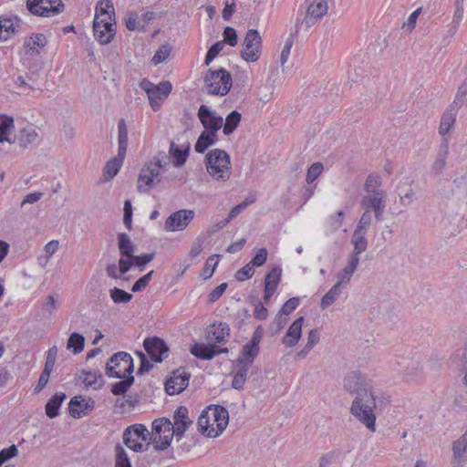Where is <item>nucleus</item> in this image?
Listing matches in <instances>:
<instances>
[{"label":"nucleus","instance_id":"nucleus-15","mask_svg":"<svg viewBox=\"0 0 467 467\" xmlns=\"http://www.w3.org/2000/svg\"><path fill=\"white\" fill-rule=\"evenodd\" d=\"M143 347L151 360L156 363L161 362L168 356V346L158 337L145 338Z\"/></svg>","mask_w":467,"mask_h":467},{"label":"nucleus","instance_id":"nucleus-1","mask_svg":"<svg viewBox=\"0 0 467 467\" xmlns=\"http://www.w3.org/2000/svg\"><path fill=\"white\" fill-rule=\"evenodd\" d=\"M344 389L349 394H356L350 413L362 422L368 430L374 431L376 426V397L368 386L366 377L359 371H351L344 378Z\"/></svg>","mask_w":467,"mask_h":467},{"label":"nucleus","instance_id":"nucleus-18","mask_svg":"<svg viewBox=\"0 0 467 467\" xmlns=\"http://www.w3.org/2000/svg\"><path fill=\"white\" fill-rule=\"evenodd\" d=\"M57 352H58V349H57V346L51 347L47 351L45 367L39 376L36 386L35 387V389H34L35 393L40 392L48 383L50 374L54 369V366H55V363L57 360Z\"/></svg>","mask_w":467,"mask_h":467},{"label":"nucleus","instance_id":"nucleus-50","mask_svg":"<svg viewBox=\"0 0 467 467\" xmlns=\"http://www.w3.org/2000/svg\"><path fill=\"white\" fill-rule=\"evenodd\" d=\"M210 146H213L208 133L203 130L197 139L194 150L198 153H203Z\"/></svg>","mask_w":467,"mask_h":467},{"label":"nucleus","instance_id":"nucleus-56","mask_svg":"<svg viewBox=\"0 0 467 467\" xmlns=\"http://www.w3.org/2000/svg\"><path fill=\"white\" fill-rule=\"evenodd\" d=\"M18 455V449L16 445L13 444L7 448L0 451V467L8 460Z\"/></svg>","mask_w":467,"mask_h":467},{"label":"nucleus","instance_id":"nucleus-61","mask_svg":"<svg viewBox=\"0 0 467 467\" xmlns=\"http://www.w3.org/2000/svg\"><path fill=\"white\" fill-rule=\"evenodd\" d=\"M204 244V238L202 236H198L194 239V241L192 244V247L189 253V256L192 259H194L197 257L202 251Z\"/></svg>","mask_w":467,"mask_h":467},{"label":"nucleus","instance_id":"nucleus-64","mask_svg":"<svg viewBox=\"0 0 467 467\" xmlns=\"http://www.w3.org/2000/svg\"><path fill=\"white\" fill-rule=\"evenodd\" d=\"M458 358H463L464 361L462 363L457 364L459 367H462L465 370V374L463 377L464 384L467 386V349L460 348L453 355V361H455Z\"/></svg>","mask_w":467,"mask_h":467},{"label":"nucleus","instance_id":"nucleus-63","mask_svg":"<svg viewBox=\"0 0 467 467\" xmlns=\"http://www.w3.org/2000/svg\"><path fill=\"white\" fill-rule=\"evenodd\" d=\"M371 220H372L371 213H368V211H364L355 230H359V232L366 233L368 227L371 223Z\"/></svg>","mask_w":467,"mask_h":467},{"label":"nucleus","instance_id":"nucleus-23","mask_svg":"<svg viewBox=\"0 0 467 467\" xmlns=\"http://www.w3.org/2000/svg\"><path fill=\"white\" fill-rule=\"evenodd\" d=\"M453 460L452 465L462 467L467 462V434H462L452 443Z\"/></svg>","mask_w":467,"mask_h":467},{"label":"nucleus","instance_id":"nucleus-2","mask_svg":"<svg viewBox=\"0 0 467 467\" xmlns=\"http://www.w3.org/2000/svg\"><path fill=\"white\" fill-rule=\"evenodd\" d=\"M170 165V157L163 150L158 151L152 159L146 161L138 175L137 191L147 192L161 182V173Z\"/></svg>","mask_w":467,"mask_h":467},{"label":"nucleus","instance_id":"nucleus-7","mask_svg":"<svg viewBox=\"0 0 467 467\" xmlns=\"http://www.w3.org/2000/svg\"><path fill=\"white\" fill-rule=\"evenodd\" d=\"M149 437L150 432L142 424L128 427L122 435L124 444L135 452H142L149 448Z\"/></svg>","mask_w":467,"mask_h":467},{"label":"nucleus","instance_id":"nucleus-49","mask_svg":"<svg viewBox=\"0 0 467 467\" xmlns=\"http://www.w3.org/2000/svg\"><path fill=\"white\" fill-rule=\"evenodd\" d=\"M230 327L228 324L220 322L214 331L213 332L214 336V340L216 343H223L225 342V337L229 336Z\"/></svg>","mask_w":467,"mask_h":467},{"label":"nucleus","instance_id":"nucleus-14","mask_svg":"<svg viewBox=\"0 0 467 467\" xmlns=\"http://www.w3.org/2000/svg\"><path fill=\"white\" fill-rule=\"evenodd\" d=\"M190 378L191 374L187 372L185 368H177L166 380L165 391L169 395L180 394L188 387Z\"/></svg>","mask_w":467,"mask_h":467},{"label":"nucleus","instance_id":"nucleus-16","mask_svg":"<svg viewBox=\"0 0 467 467\" xmlns=\"http://www.w3.org/2000/svg\"><path fill=\"white\" fill-rule=\"evenodd\" d=\"M93 32L100 44L109 43L116 34L115 20H94Z\"/></svg>","mask_w":467,"mask_h":467},{"label":"nucleus","instance_id":"nucleus-38","mask_svg":"<svg viewBox=\"0 0 467 467\" xmlns=\"http://www.w3.org/2000/svg\"><path fill=\"white\" fill-rule=\"evenodd\" d=\"M351 243L354 245V250L350 255H356L359 257V254L367 250L368 241L366 238V233L355 230L351 238Z\"/></svg>","mask_w":467,"mask_h":467},{"label":"nucleus","instance_id":"nucleus-29","mask_svg":"<svg viewBox=\"0 0 467 467\" xmlns=\"http://www.w3.org/2000/svg\"><path fill=\"white\" fill-rule=\"evenodd\" d=\"M94 20H115V8L111 0H99L97 3Z\"/></svg>","mask_w":467,"mask_h":467},{"label":"nucleus","instance_id":"nucleus-17","mask_svg":"<svg viewBox=\"0 0 467 467\" xmlns=\"http://www.w3.org/2000/svg\"><path fill=\"white\" fill-rule=\"evenodd\" d=\"M198 118L204 130H219L223 125V117L217 115L214 110L206 105L200 106Z\"/></svg>","mask_w":467,"mask_h":467},{"label":"nucleus","instance_id":"nucleus-11","mask_svg":"<svg viewBox=\"0 0 467 467\" xmlns=\"http://www.w3.org/2000/svg\"><path fill=\"white\" fill-rule=\"evenodd\" d=\"M360 207L363 211L374 212L375 219L378 222L383 220L386 207V193L384 191L375 192L374 194H366L360 201Z\"/></svg>","mask_w":467,"mask_h":467},{"label":"nucleus","instance_id":"nucleus-33","mask_svg":"<svg viewBox=\"0 0 467 467\" xmlns=\"http://www.w3.org/2000/svg\"><path fill=\"white\" fill-rule=\"evenodd\" d=\"M67 398L64 392H57L46 404V414L48 418L54 419L58 415V410Z\"/></svg>","mask_w":467,"mask_h":467},{"label":"nucleus","instance_id":"nucleus-36","mask_svg":"<svg viewBox=\"0 0 467 467\" xmlns=\"http://www.w3.org/2000/svg\"><path fill=\"white\" fill-rule=\"evenodd\" d=\"M190 351L194 357L203 360H211L215 357L213 345L196 343L191 347Z\"/></svg>","mask_w":467,"mask_h":467},{"label":"nucleus","instance_id":"nucleus-44","mask_svg":"<svg viewBox=\"0 0 467 467\" xmlns=\"http://www.w3.org/2000/svg\"><path fill=\"white\" fill-rule=\"evenodd\" d=\"M115 467H132L130 458L127 451L119 443L116 444L115 449Z\"/></svg>","mask_w":467,"mask_h":467},{"label":"nucleus","instance_id":"nucleus-32","mask_svg":"<svg viewBox=\"0 0 467 467\" xmlns=\"http://www.w3.org/2000/svg\"><path fill=\"white\" fill-rule=\"evenodd\" d=\"M457 112L453 109L447 108L444 113L441 116L439 133L441 135L442 139L445 138V135L450 132L452 127L455 124Z\"/></svg>","mask_w":467,"mask_h":467},{"label":"nucleus","instance_id":"nucleus-31","mask_svg":"<svg viewBox=\"0 0 467 467\" xmlns=\"http://www.w3.org/2000/svg\"><path fill=\"white\" fill-rule=\"evenodd\" d=\"M449 154V141L447 138L441 139V142L439 148V151L436 156V160L431 166V170L440 173L446 165L447 157Z\"/></svg>","mask_w":467,"mask_h":467},{"label":"nucleus","instance_id":"nucleus-8","mask_svg":"<svg viewBox=\"0 0 467 467\" xmlns=\"http://www.w3.org/2000/svg\"><path fill=\"white\" fill-rule=\"evenodd\" d=\"M134 371L132 357L127 352H117L106 365V375L109 378L124 379Z\"/></svg>","mask_w":467,"mask_h":467},{"label":"nucleus","instance_id":"nucleus-25","mask_svg":"<svg viewBox=\"0 0 467 467\" xmlns=\"http://www.w3.org/2000/svg\"><path fill=\"white\" fill-rule=\"evenodd\" d=\"M47 37L43 34H34L25 40L26 54L30 57L40 55L47 46Z\"/></svg>","mask_w":467,"mask_h":467},{"label":"nucleus","instance_id":"nucleus-27","mask_svg":"<svg viewBox=\"0 0 467 467\" xmlns=\"http://www.w3.org/2000/svg\"><path fill=\"white\" fill-rule=\"evenodd\" d=\"M358 264H359V257H358L356 255H350L348 265L340 272L337 273V283H338L341 285H348L350 282L354 273L356 272V270L358 266Z\"/></svg>","mask_w":467,"mask_h":467},{"label":"nucleus","instance_id":"nucleus-54","mask_svg":"<svg viewBox=\"0 0 467 467\" xmlns=\"http://www.w3.org/2000/svg\"><path fill=\"white\" fill-rule=\"evenodd\" d=\"M324 167L319 161L313 163L306 173V181L308 184L312 183L321 174Z\"/></svg>","mask_w":467,"mask_h":467},{"label":"nucleus","instance_id":"nucleus-24","mask_svg":"<svg viewBox=\"0 0 467 467\" xmlns=\"http://www.w3.org/2000/svg\"><path fill=\"white\" fill-rule=\"evenodd\" d=\"M304 319V317H299L288 327L285 335L282 339V343L286 348H292L298 343L302 335V326Z\"/></svg>","mask_w":467,"mask_h":467},{"label":"nucleus","instance_id":"nucleus-60","mask_svg":"<svg viewBox=\"0 0 467 467\" xmlns=\"http://www.w3.org/2000/svg\"><path fill=\"white\" fill-rule=\"evenodd\" d=\"M267 255V250L265 248H260L256 251L254 256L250 261V264L252 265V266H262L266 262Z\"/></svg>","mask_w":467,"mask_h":467},{"label":"nucleus","instance_id":"nucleus-59","mask_svg":"<svg viewBox=\"0 0 467 467\" xmlns=\"http://www.w3.org/2000/svg\"><path fill=\"white\" fill-rule=\"evenodd\" d=\"M123 223L128 230L132 228V205L130 200L124 202Z\"/></svg>","mask_w":467,"mask_h":467},{"label":"nucleus","instance_id":"nucleus-20","mask_svg":"<svg viewBox=\"0 0 467 467\" xmlns=\"http://www.w3.org/2000/svg\"><path fill=\"white\" fill-rule=\"evenodd\" d=\"M327 0H313L308 5L306 16L304 20L306 26H312L317 20L327 15Z\"/></svg>","mask_w":467,"mask_h":467},{"label":"nucleus","instance_id":"nucleus-55","mask_svg":"<svg viewBox=\"0 0 467 467\" xmlns=\"http://www.w3.org/2000/svg\"><path fill=\"white\" fill-rule=\"evenodd\" d=\"M57 309V302L54 296L49 295L42 306V312L44 315L51 317Z\"/></svg>","mask_w":467,"mask_h":467},{"label":"nucleus","instance_id":"nucleus-34","mask_svg":"<svg viewBox=\"0 0 467 467\" xmlns=\"http://www.w3.org/2000/svg\"><path fill=\"white\" fill-rule=\"evenodd\" d=\"M189 154V147L185 149L179 148L174 141H171L170 144L169 154H167L170 158H173V165L175 167L182 166L187 160Z\"/></svg>","mask_w":467,"mask_h":467},{"label":"nucleus","instance_id":"nucleus-57","mask_svg":"<svg viewBox=\"0 0 467 467\" xmlns=\"http://www.w3.org/2000/svg\"><path fill=\"white\" fill-rule=\"evenodd\" d=\"M215 256L216 255H212L206 261L205 266L201 275L204 279L212 277L214 273V270L218 265V261L215 259Z\"/></svg>","mask_w":467,"mask_h":467},{"label":"nucleus","instance_id":"nucleus-10","mask_svg":"<svg viewBox=\"0 0 467 467\" xmlns=\"http://www.w3.org/2000/svg\"><path fill=\"white\" fill-rule=\"evenodd\" d=\"M207 413L211 416L212 420V429L207 432V436L218 437L228 425V410L221 405H210L207 408Z\"/></svg>","mask_w":467,"mask_h":467},{"label":"nucleus","instance_id":"nucleus-47","mask_svg":"<svg viewBox=\"0 0 467 467\" xmlns=\"http://www.w3.org/2000/svg\"><path fill=\"white\" fill-rule=\"evenodd\" d=\"M134 383V377L129 375L122 379V380L114 383L111 387V392L114 395H122L126 393L128 389Z\"/></svg>","mask_w":467,"mask_h":467},{"label":"nucleus","instance_id":"nucleus-58","mask_svg":"<svg viewBox=\"0 0 467 467\" xmlns=\"http://www.w3.org/2000/svg\"><path fill=\"white\" fill-rule=\"evenodd\" d=\"M254 275V266H252V265L249 263L236 272L235 278L238 281L243 282L247 279H250Z\"/></svg>","mask_w":467,"mask_h":467},{"label":"nucleus","instance_id":"nucleus-39","mask_svg":"<svg viewBox=\"0 0 467 467\" xmlns=\"http://www.w3.org/2000/svg\"><path fill=\"white\" fill-rule=\"evenodd\" d=\"M238 367L237 371L234 375V379L232 381V387L234 389L240 390L244 389V383L247 379L248 370L250 366L245 364H236Z\"/></svg>","mask_w":467,"mask_h":467},{"label":"nucleus","instance_id":"nucleus-51","mask_svg":"<svg viewBox=\"0 0 467 467\" xmlns=\"http://www.w3.org/2000/svg\"><path fill=\"white\" fill-rule=\"evenodd\" d=\"M197 425L200 432L207 436V432L212 429L211 416L207 413V410L199 416Z\"/></svg>","mask_w":467,"mask_h":467},{"label":"nucleus","instance_id":"nucleus-13","mask_svg":"<svg viewBox=\"0 0 467 467\" xmlns=\"http://www.w3.org/2000/svg\"><path fill=\"white\" fill-rule=\"evenodd\" d=\"M242 58H259L262 55V38L255 29L246 32L243 42Z\"/></svg>","mask_w":467,"mask_h":467},{"label":"nucleus","instance_id":"nucleus-37","mask_svg":"<svg viewBox=\"0 0 467 467\" xmlns=\"http://www.w3.org/2000/svg\"><path fill=\"white\" fill-rule=\"evenodd\" d=\"M79 379L86 387H91L94 389H99L103 385L102 375L96 371H83Z\"/></svg>","mask_w":467,"mask_h":467},{"label":"nucleus","instance_id":"nucleus-21","mask_svg":"<svg viewBox=\"0 0 467 467\" xmlns=\"http://www.w3.org/2000/svg\"><path fill=\"white\" fill-rule=\"evenodd\" d=\"M189 411L187 407L180 406L176 409L173 415L172 431L175 433V436L181 438L183 436L186 430L192 423V421L189 419Z\"/></svg>","mask_w":467,"mask_h":467},{"label":"nucleus","instance_id":"nucleus-9","mask_svg":"<svg viewBox=\"0 0 467 467\" xmlns=\"http://www.w3.org/2000/svg\"><path fill=\"white\" fill-rule=\"evenodd\" d=\"M26 8L36 16H54L64 10V4L61 0H27Z\"/></svg>","mask_w":467,"mask_h":467},{"label":"nucleus","instance_id":"nucleus-40","mask_svg":"<svg viewBox=\"0 0 467 467\" xmlns=\"http://www.w3.org/2000/svg\"><path fill=\"white\" fill-rule=\"evenodd\" d=\"M343 285L336 283L327 293L321 299V307L322 309H326L331 305H333L337 297L342 294Z\"/></svg>","mask_w":467,"mask_h":467},{"label":"nucleus","instance_id":"nucleus-46","mask_svg":"<svg viewBox=\"0 0 467 467\" xmlns=\"http://www.w3.org/2000/svg\"><path fill=\"white\" fill-rule=\"evenodd\" d=\"M466 95H467V83L464 82L458 87L454 99H453L452 103L448 108H450L451 109H453L454 110L458 111V109L463 106Z\"/></svg>","mask_w":467,"mask_h":467},{"label":"nucleus","instance_id":"nucleus-19","mask_svg":"<svg viewBox=\"0 0 467 467\" xmlns=\"http://www.w3.org/2000/svg\"><path fill=\"white\" fill-rule=\"evenodd\" d=\"M23 23L16 16H0V41L7 40L18 34Z\"/></svg>","mask_w":467,"mask_h":467},{"label":"nucleus","instance_id":"nucleus-28","mask_svg":"<svg viewBox=\"0 0 467 467\" xmlns=\"http://www.w3.org/2000/svg\"><path fill=\"white\" fill-rule=\"evenodd\" d=\"M39 140L37 131L33 127H25L21 129L16 137L19 147L23 149L28 148Z\"/></svg>","mask_w":467,"mask_h":467},{"label":"nucleus","instance_id":"nucleus-45","mask_svg":"<svg viewBox=\"0 0 467 467\" xmlns=\"http://www.w3.org/2000/svg\"><path fill=\"white\" fill-rule=\"evenodd\" d=\"M109 296L115 304L129 303L133 297L132 294L118 287L111 288L109 290Z\"/></svg>","mask_w":467,"mask_h":467},{"label":"nucleus","instance_id":"nucleus-30","mask_svg":"<svg viewBox=\"0 0 467 467\" xmlns=\"http://www.w3.org/2000/svg\"><path fill=\"white\" fill-rule=\"evenodd\" d=\"M260 352L259 346L248 342L243 347L241 355L235 360L236 364H245L251 367Z\"/></svg>","mask_w":467,"mask_h":467},{"label":"nucleus","instance_id":"nucleus-43","mask_svg":"<svg viewBox=\"0 0 467 467\" xmlns=\"http://www.w3.org/2000/svg\"><path fill=\"white\" fill-rule=\"evenodd\" d=\"M152 431L155 435L165 434L167 432H169V434L173 433L172 423L170 419L165 417L157 419L152 422Z\"/></svg>","mask_w":467,"mask_h":467},{"label":"nucleus","instance_id":"nucleus-48","mask_svg":"<svg viewBox=\"0 0 467 467\" xmlns=\"http://www.w3.org/2000/svg\"><path fill=\"white\" fill-rule=\"evenodd\" d=\"M381 181L379 176L375 174H369L365 182L364 188L367 192V194H374L375 192H379L380 190L378 188L380 186Z\"/></svg>","mask_w":467,"mask_h":467},{"label":"nucleus","instance_id":"nucleus-6","mask_svg":"<svg viewBox=\"0 0 467 467\" xmlns=\"http://www.w3.org/2000/svg\"><path fill=\"white\" fill-rule=\"evenodd\" d=\"M140 88L146 92L150 106L153 111L160 110L172 89V86L169 81H161L156 85L147 78L140 82Z\"/></svg>","mask_w":467,"mask_h":467},{"label":"nucleus","instance_id":"nucleus-12","mask_svg":"<svg viewBox=\"0 0 467 467\" xmlns=\"http://www.w3.org/2000/svg\"><path fill=\"white\" fill-rule=\"evenodd\" d=\"M192 210H179L172 213L164 223L166 232H177L184 230L194 218Z\"/></svg>","mask_w":467,"mask_h":467},{"label":"nucleus","instance_id":"nucleus-41","mask_svg":"<svg viewBox=\"0 0 467 467\" xmlns=\"http://www.w3.org/2000/svg\"><path fill=\"white\" fill-rule=\"evenodd\" d=\"M85 346V337L83 335L73 332L69 336L67 343V348L71 350L73 354H79Z\"/></svg>","mask_w":467,"mask_h":467},{"label":"nucleus","instance_id":"nucleus-53","mask_svg":"<svg viewBox=\"0 0 467 467\" xmlns=\"http://www.w3.org/2000/svg\"><path fill=\"white\" fill-rule=\"evenodd\" d=\"M173 435H175V433L169 434V432H167L165 434H161V435H159L158 441H157V437H155L154 441H153L154 448L158 451H163V450L167 449L171 444Z\"/></svg>","mask_w":467,"mask_h":467},{"label":"nucleus","instance_id":"nucleus-52","mask_svg":"<svg viewBox=\"0 0 467 467\" xmlns=\"http://www.w3.org/2000/svg\"><path fill=\"white\" fill-rule=\"evenodd\" d=\"M154 271L151 270L140 278H139L132 285L131 291L133 293L140 292L144 290L150 284Z\"/></svg>","mask_w":467,"mask_h":467},{"label":"nucleus","instance_id":"nucleus-26","mask_svg":"<svg viewBox=\"0 0 467 467\" xmlns=\"http://www.w3.org/2000/svg\"><path fill=\"white\" fill-rule=\"evenodd\" d=\"M14 129V118L5 114H0V142L14 143L16 141V136H12Z\"/></svg>","mask_w":467,"mask_h":467},{"label":"nucleus","instance_id":"nucleus-35","mask_svg":"<svg viewBox=\"0 0 467 467\" xmlns=\"http://www.w3.org/2000/svg\"><path fill=\"white\" fill-rule=\"evenodd\" d=\"M118 246L120 255L125 257H131L134 255L136 246L127 234L119 233L118 234Z\"/></svg>","mask_w":467,"mask_h":467},{"label":"nucleus","instance_id":"nucleus-22","mask_svg":"<svg viewBox=\"0 0 467 467\" xmlns=\"http://www.w3.org/2000/svg\"><path fill=\"white\" fill-rule=\"evenodd\" d=\"M94 408V401L89 400H86L82 396L73 397L68 403L69 414L74 419H80L88 414V410Z\"/></svg>","mask_w":467,"mask_h":467},{"label":"nucleus","instance_id":"nucleus-3","mask_svg":"<svg viewBox=\"0 0 467 467\" xmlns=\"http://www.w3.org/2000/svg\"><path fill=\"white\" fill-rule=\"evenodd\" d=\"M205 167L210 176L217 182H226L231 176L230 156L223 150H210L205 156Z\"/></svg>","mask_w":467,"mask_h":467},{"label":"nucleus","instance_id":"nucleus-4","mask_svg":"<svg viewBox=\"0 0 467 467\" xmlns=\"http://www.w3.org/2000/svg\"><path fill=\"white\" fill-rule=\"evenodd\" d=\"M128 148V128L125 119L118 122V154L106 162L103 169L105 180H112L123 165Z\"/></svg>","mask_w":467,"mask_h":467},{"label":"nucleus","instance_id":"nucleus-5","mask_svg":"<svg viewBox=\"0 0 467 467\" xmlns=\"http://www.w3.org/2000/svg\"><path fill=\"white\" fill-rule=\"evenodd\" d=\"M232 76L224 68L209 69L204 78V88L208 94L225 96L232 88Z\"/></svg>","mask_w":467,"mask_h":467},{"label":"nucleus","instance_id":"nucleus-62","mask_svg":"<svg viewBox=\"0 0 467 467\" xmlns=\"http://www.w3.org/2000/svg\"><path fill=\"white\" fill-rule=\"evenodd\" d=\"M155 254L153 253L150 254H143L141 255H133L132 259L134 262V265L138 266L140 270L151 262L154 258Z\"/></svg>","mask_w":467,"mask_h":467},{"label":"nucleus","instance_id":"nucleus-42","mask_svg":"<svg viewBox=\"0 0 467 467\" xmlns=\"http://www.w3.org/2000/svg\"><path fill=\"white\" fill-rule=\"evenodd\" d=\"M241 118L242 115L237 110H233L230 112L225 119V123L223 125V134L227 136L232 134L239 126Z\"/></svg>","mask_w":467,"mask_h":467}]
</instances>
